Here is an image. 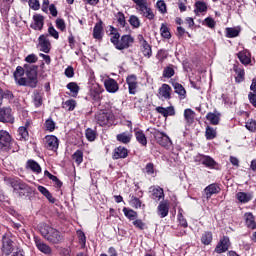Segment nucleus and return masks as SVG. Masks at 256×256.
Here are the masks:
<instances>
[{
	"label": "nucleus",
	"instance_id": "f704fd0d",
	"mask_svg": "<svg viewBox=\"0 0 256 256\" xmlns=\"http://www.w3.org/2000/svg\"><path fill=\"white\" fill-rule=\"evenodd\" d=\"M37 189H38V191H39L40 193H42V194L44 195V197H46V199H48V201H49L50 203H55L56 199L53 197V195L51 194V192L48 191L47 188H45L44 186L39 185V186L37 187Z\"/></svg>",
	"mask_w": 256,
	"mask_h": 256
},
{
	"label": "nucleus",
	"instance_id": "bf43d9fd",
	"mask_svg": "<svg viewBox=\"0 0 256 256\" xmlns=\"http://www.w3.org/2000/svg\"><path fill=\"white\" fill-rule=\"evenodd\" d=\"M143 171H144V173H147V175H153V173H155V165L150 162V163L146 164Z\"/></svg>",
	"mask_w": 256,
	"mask_h": 256
},
{
	"label": "nucleus",
	"instance_id": "39448f33",
	"mask_svg": "<svg viewBox=\"0 0 256 256\" xmlns=\"http://www.w3.org/2000/svg\"><path fill=\"white\" fill-rule=\"evenodd\" d=\"M133 3L136 5V11L142 17H145L146 19H149V21H153L155 19V14L153 13V10L151 7L147 5V0H132Z\"/></svg>",
	"mask_w": 256,
	"mask_h": 256
},
{
	"label": "nucleus",
	"instance_id": "4be33fe9",
	"mask_svg": "<svg viewBox=\"0 0 256 256\" xmlns=\"http://www.w3.org/2000/svg\"><path fill=\"white\" fill-rule=\"evenodd\" d=\"M26 169H29L30 171H32V173H35L36 175H39L42 171L41 165H39L37 161L32 159L26 162Z\"/></svg>",
	"mask_w": 256,
	"mask_h": 256
},
{
	"label": "nucleus",
	"instance_id": "338daca9",
	"mask_svg": "<svg viewBox=\"0 0 256 256\" xmlns=\"http://www.w3.org/2000/svg\"><path fill=\"white\" fill-rule=\"evenodd\" d=\"M204 23L210 29H214V27H215V20L213 18H211V17L205 18Z\"/></svg>",
	"mask_w": 256,
	"mask_h": 256
},
{
	"label": "nucleus",
	"instance_id": "f3484780",
	"mask_svg": "<svg viewBox=\"0 0 256 256\" xmlns=\"http://www.w3.org/2000/svg\"><path fill=\"white\" fill-rule=\"evenodd\" d=\"M129 156V150L123 146H118L114 149L112 159H127Z\"/></svg>",
	"mask_w": 256,
	"mask_h": 256
},
{
	"label": "nucleus",
	"instance_id": "a18cd8bd",
	"mask_svg": "<svg viewBox=\"0 0 256 256\" xmlns=\"http://www.w3.org/2000/svg\"><path fill=\"white\" fill-rule=\"evenodd\" d=\"M72 159L77 163V165H81L83 163V151L77 150L73 155Z\"/></svg>",
	"mask_w": 256,
	"mask_h": 256
},
{
	"label": "nucleus",
	"instance_id": "49530a36",
	"mask_svg": "<svg viewBox=\"0 0 256 256\" xmlns=\"http://www.w3.org/2000/svg\"><path fill=\"white\" fill-rule=\"evenodd\" d=\"M76 105H77V102H75V100L73 99H70L63 104V109H66L67 111H73Z\"/></svg>",
	"mask_w": 256,
	"mask_h": 256
},
{
	"label": "nucleus",
	"instance_id": "c756f323",
	"mask_svg": "<svg viewBox=\"0 0 256 256\" xmlns=\"http://www.w3.org/2000/svg\"><path fill=\"white\" fill-rule=\"evenodd\" d=\"M159 95L163 99H171V86H169L168 84H163L159 88Z\"/></svg>",
	"mask_w": 256,
	"mask_h": 256
},
{
	"label": "nucleus",
	"instance_id": "e433bc0d",
	"mask_svg": "<svg viewBox=\"0 0 256 256\" xmlns=\"http://www.w3.org/2000/svg\"><path fill=\"white\" fill-rule=\"evenodd\" d=\"M123 213H124L125 217H127V219H129V221H135V219H137V212L134 211L133 209L124 207Z\"/></svg>",
	"mask_w": 256,
	"mask_h": 256
},
{
	"label": "nucleus",
	"instance_id": "ea45409f",
	"mask_svg": "<svg viewBox=\"0 0 256 256\" xmlns=\"http://www.w3.org/2000/svg\"><path fill=\"white\" fill-rule=\"evenodd\" d=\"M128 22L134 29H139L141 27V20H139V17L136 15H131Z\"/></svg>",
	"mask_w": 256,
	"mask_h": 256
},
{
	"label": "nucleus",
	"instance_id": "6e6552de",
	"mask_svg": "<svg viewBox=\"0 0 256 256\" xmlns=\"http://www.w3.org/2000/svg\"><path fill=\"white\" fill-rule=\"evenodd\" d=\"M0 122L1 123H15L11 107H3L0 109Z\"/></svg>",
	"mask_w": 256,
	"mask_h": 256
},
{
	"label": "nucleus",
	"instance_id": "5701e85b",
	"mask_svg": "<svg viewBox=\"0 0 256 256\" xmlns=\"http://www.w3.org/2000/svg\"><path fill=\"white\" fill-rule=\"evenodd\" d=\"M93 37L98 41H101L103 39V21L100 20L98 23L95 24L93 29Z\"/></svg>",
	"mask_w": 256,
	"mask_h": 256
},
{
	"label": "nucleus",
	"instance_id": "de8ad7c7",
	"mask_svg": "<svg viewBox=\"0 0 256 256\" xmlns=\"http://www.w3.org/2000/svg\"><path fill=\"white\" fill-rule=\"evenodd\" d=\"M160 33L164 39H169L171 37V32L169 31V27H167V25L165 24L161 25Z\"/></svg>",
	"mask_w": 256,
	"mask_h": 256
},
{
	"label": "nucleus",
	"instance_id": "cd10ccee",
	"mask_svg": "<svg viewBox=\"0 0 256 256\" xmlns=\"http://www.w3.org/2000/svg\"><path fill=\"white\" fill-rule=\"evenodd\" d=\"M174 91L179 96L180 100H183L187 97V91L185 90V87L181 85L180 83H173Z\"/></svg>",
	"mask_w": 256,
	"mask_h": 256
},
{
	"label": "nucleus",
	"instance_id": "58836bf2",
	"mask_svg": "<svg viewBox=\"0 0 256 256\" xmlns=\"http://www.w3.org/2000/svg\"><path fill=\"white\" fill-rule=\"evenodd\" d=\"M18 135L20 141H27L29 139V131H27V127H19L18 129Z\"/></svg>",
	"mask_w": 256,
	"mask_h": 256
},
{
	"label": "nucleus",
	"instance_id": "1a4fd4ad",
	"mask_svg": "<svg viewBox=\"0 0 256 256\" xmlns=\"http://www.w3.org/2000/svg\"><path fill=\"white\" fill-rule=\"evenodd\" d=\"M2 253L6 256H9L13 253V251L15 250V245L13 243V240H11V238L8 237H4L2 239Z\"/></svg>",
	"mask_w": 256,
	"mask_h": 256
},
{
	"label": "nucleus",
	"instance_id": "f8f14e48",
	"mask_svg": "<svg viewBox=\"0 0 256 256\" xmlns=\"http://www.w3.org/2000/svg\"><path fill=\"white\" fill-rule=\"evenodd\" d=\"M229 247H231V241L229 240V237L224 236L217 244L215 252L219 254L225 253V251L229 250Z\"/></svg>",
	"mask_w": 256,
	"mask_h": 256
},
{
	"label": "nucleus",
	"instance_id": "c9c22d12",
	"mask_svg": "<svg viewBox=\"0 0 256 256\" xmlns=\"http://www.w3.org/2000/svg\"><path fill=\"white\" fill-rule=\"evenodd\" d=\"M33 103L35 107H41V105H43V95H41L39 90L33 92Z\"/></svg>",
	"mask_w": 256,
	"mask_h": 256
},
{
	"label": "nucleus",
	"instance_id": "a19ab883",
	"mask_svg": "<svg viewBox=\"0 0 256 256\" xmlns=\"http://www.w3.org/2000/svg\"><path fill=\"white\" fill-rule=\"evenodd\" d=\"M205 135H206V139L208 141H211L212 139H215V137H217V130H215L211 126H207Z\"/></svg>",
	"mask_w": 256,
	"mask_h": 256
},
{
	"label": "nucleus",
	"instance_id": "2eb2a0df",
	"mask_svg": "<svg viewBox=\"0 0 256 256\" xmlns=\"http://www.w3.org/2000/svg\"><path fill=\"white\" fill-rule=\"evenodd\" d=\"M95 119L100 127H105V125H108L109 121H111V114L107 112H98L95 115Z\"/></svg>",
	"mask_w": 256,
	"mask_h": 256
},
{
	"label": "nucleus",
	"instance_id": "c03bdc74",
	"mask_svg": "<svg viewBox=\"0 0 256 256\" xmlns=\"http://www.w3.org/2000/svg\"><path fill=\"white\" fill-rule=\"evenodd\" d=\"M235 72H236V77H235L236 83H243V81H245V70L241 68H237L235 69Z\"/></svg>",
	"mask_w": 256,
	"mask_h": 256
},
{
	"label": "nucleus",
	"instance_id": "09e8293b",
	"mask_svg": "<svg viewBox=\"0 0 256 256\" xmlns=\"http://www.w3.org/2000/svg\"><path fill=\"white\" fill-rule=\"evenodd\" d=\"M239 36V30L237 28H226V37L233 39V37Z\"/></svg>",
	"mask_w": 256,
	"mask_h": 256
},
{
	"label": "nucleus",
	"instance_id": "13d9d810",
	"mask_svg": "<svg viewBox=\"0 0 256 256\" xmlns=\"http://www.w3.org/2000/svg\"><path fill=\"white\" fill-rule=\"evenodd\" d=\"M156 7L160 11V13H167V4H165V1L159 0L156 3Z\"/></svg>",
	"mask_w": 256,
	"mask_h": 256
},
{
	"label": "nucleus",
	"instance_id": "6e6d98bb",
	"mask_svg": "<svg viewBox=\"0 0 256 256\" xmlns=\"http://www.w3.org/2000/svg\"><path fill=\"white\" fill-rule=\"evenodd\" d=\"M67 89H69V91H71V93H74L75 95H77V93H79V85H77V83H75V82L68 83Z\"/></svg>",
	"mask_w": 256,
	"mask_h": 256
},
{
	"label": "nucleus",
	"instance_id": "72a5a7b5",
	"mask_svg": "<svg viewBox=\"0 0 256 256\" xmlns=\"http://www.w3.org/2000/svg\"><path fill=\"white\" fill-rule=\"evenodd\" d=\"M184 119L187 125H192L193 121H195V111L192 109H185L184 110Z\"/></svg>",
	"mask_w": 256,
	"mask_h": 256
},
{
	"label": "nucleus",
	"instance_id": "dca6fc26",
	"mask_svg": "<svg viewBox=\"0 0 256 256\" xmlns=\"http://www.w3.org/2000/svg\"><path fill=\"white\" fill-rule=\"evenodd\" d=\"M104 87L108 93H117L119 91V84L113 78L105 79Z\"/></svg>",
	"mask_w": 256,
	"mask_h": 256
},
{
	"label": "nucleus",
	"instance_id": "bb28decb",
	"mask_svg": "<svg viewBox=\"0 0 256 256\" xmlns=\"http://www.w3.org/2000/svg\"><path fill=\"white\" fill-rule=\"evenodd\" d=\"M244 217H245L246 227L252 230L256 229L255 216L253 215V213L251 212L245 213Z\"/></svg>",
	"mask_w": 256,
	"mask_h": 256
},
{
	"label": "nucleus",
	"instance_id": "a878e982",
	"mask_svg": "<svg viewBox=\"0 0 256 256\" xmlns=\"http://www.w3.org/2000/svg\"><path fill=\"white\" fill-rule=\"evenodd\" d=\"M237 56L242 65H249V63H251V54L249 51H240Z\"/></svg>",
	"mask_w": 256,
	"mask_h": 256
},
{
	"label": "nucleus",
	"instance_id": "393cba45",
	"mask_svg": "<svg viewBox=\"0 0 256 256\" xmlns=\"http://www.w3.org/2000/svg\"><path fill=\"white\" fill-rule=\"evenodd\" d=\"M156 111L157 113H160V115H163V117H169V116L175 115V108L173 106H169L166 108L162 106H158L156 107Z\"/></svg>",
	"mask_w": 256,
	"mask_h": 256
},
{
	"label": "nucleus",
	"instance_id": "7ed1b4c3",
	"mask_svg": "<svg viewBox=\"0 0 256 256\" xmlns=\"http://www.w3.org/2000/svg\"><path fill=\"white\" fill-rule=\"evenodd\" d=\"M39 231L42 237H44V239H47L48 242L52 243L53 245H59V243H63L65 239V237L59 232V230L47 224H40Z\"/></svg>",
	"mask_w": 256,
	"mask_h": 256
},
{
	"label": "nucleus",
	"instance_id": "2f4dec72",
	"mask_svg": "<svg viewBox=\"0 0 256 256\" xmlns=\"http://www.w3.org/2000/svg\"><path fill=\"white\" fill-rule=\"evenodd\" d=\"M236 199L239 203H249L253 199V194L247 192H238L236 194Z\"/></svg>",
	"mask_w": 256,
	"mask_h": 256
},
{
	"label": "nucleus",
	"instance_id": "f03ea898",
	"mask_svg": "<svg viewBox=\"0 0 256 256\" xmlns=\"http://www.w3.org/2000/svg\"><path fill=\"white\" fill-rule=\"evenodd\" d=\"M24 69L26 78L21 77L20 79H18V85L35 89V87H37V84L39 83L37 73L39 66L33 64H24Z\"/></svg>",
	"mask_w": 256,
	"mask_h": 256
},
{
	"label": "nucleus",
	"instance_id": "6ab92c4d",
	"mask_svg": "<svg viewBox=\"0 0 256 256\" xmlns=\"http://www.w3.org/2000/svg\"><path fill=\"white\" fill-rule=\"evenodd\" d=\"M199 162L202 165H204V167H208L209 169H213V167L217 165V162L215 161V159L211 158V156H207L203 154L199 155Z\"/></svg>",
	"mask_w": 256,
	"mask_h": 256
},
{
	"label": "nucleus",
	"instance_id": "aec40b11",
	"mask_svg": "<svg viewBox=\"0 0 256 256\" xmlns=\"http://www.w3.org/2000/svg\"><path fill=\"white\" fill-rule=\"evenodd\" d=\"M150 193V198L153 199V201H156V203H159V201H161V199H164L165 197V192L161 187L152 188V190H150Z\"/></svg>",
	"mask_w": 256,
	"mask_h": 256
},
{
	"label": "nucleus",
	"instance_id": "9b49d317",
	"mask_svg": "<svg viewBox=\"0 0 256 256\" xmlns=\"http://www.w3.org/2000/svg\"><path fill=\"white\" fill-rule=\"evenodd\" d=\"M45 147L49 149V151H57L59 149V139L57 136L48 135L45 137Z\"/></svg>",
	"mask_w": 256,
	"mask_h": 256
},
{
	"label": "nucleus",
	"instance_id": "680f3d73",
	"mask_svg": "<svg viewBox=\"0 0 256 256\" xmlns=\"http://www.w3.org/2000/svg\"><path fill=\"white\" fill-rule=\"evenodd\" d=\"M2 97L3 99H8V101H13V99H15V96L11 90H2Z\"/></svg>",
	"mask_w": 256,
	"mask_h": 256
},
{
	"label": "nucleus",
	"instance_id": "7c9ffc66",
	"mask_svg": "<svg viewBox=\"0 0 256 256\" xmlns=\"http://www.w3.org/2000/svg\"><path fill=\"white\" fill-rule=\"evenodd\" d=\"M194 13L196 15H199V13H207V2H203V1H196L194 4Z\"/></svg>",
	"mask_w": 256,
	"mask_h": 256
},
{
	"label": "nucleus",
	"instance_id": "c85d7f7f",
	"mask_svg": "<svg viewBox=\"0 0 256 256\" xmlns=\"http://www.w3.org/2000/svg\"><path fill=\"white\" fill-rule=\"evenodd\" d=\"M133 137V134L129 132H122L116 136L117 141L119 143H123L124 145H127L128 143H131V139Z\"/></svg>",
	"mask_w": 256,
	"mask_h": 256
},
{
	"label": "nucleus",
	"instance_id": "e2e57ef3",
	"mask_svg": "<svg viewBox=\"0 0 256 256\" xmlns=\"http://www.w3.org/2000/svg\"><path fill=\"white\" fill-rule=\"evenodd\" d=\"M48 33L54 39H59V32L53 26H49Z\"/></svg>",
	"mask_w": 256,
	"mask_h": 256
},
{
	"label": "nucleus",
	"instance_id": "69168bd1",
	"mask_svg": "<svg viewBox=\"0 0 256 256\" xmlns=\"http://www.w3.org/2000/svg\"><path fill=\"white\" fill-rule=\"evenodd\" d=\"M38 60L39 58L35 54H30L25 58L26 63H37Z\"/></svg>",
	"mask_w": 256,
	"mask_h": 256
},
{
	"label": "nucleus",
	"instance_id": "473e14b6",
	"mask_svg": "<svg viewBox=\"0 0 256 256\" xmlns=\"http://www.w3.org/2000/svg\"><path fill=\"white\" fill-rule=\"evenodd\" d=\"M135 138L136 141H138L140 145H142V147H147V136H145L143 130L135 131Z\"/></svg>",
	"mask_w": 256,
	"mask_h": 256
},
{
	"label": "nucleus",
	"instance_id": "8fccbe9b",
	"mask_svg": "<svg viewBox=\"0 0 256 256\" xmlns=\"http://www.w3.org/2000/svg\"><path fill=\"white\" fill-rule=\"evenodd\" d=\"M56 27L59 29V31H67V25L65 24V20L63 18L56 19Z\"/></svg>",
	"mask_w": 256,
	"mask_h": 256
},
{
	"label": "nucleus",
	"instance_id": "4d7b16f0",
	"mask_svg": "<svg viewBox=\"0 0 256 256\" xmlns=\"http://www.w3.org/2000/svg\"><path fill=\"white\" fill-rule=\"evenodd\" d=\"M116 18H117V21H118L120 27H125V25H126V23H127V22L125 21V14H123V12H118V13L116 14Z\"/></svg>",
	"mask_w": 256,
	"mask_h": 256
},
{
	"label": "nucleus",
	"instance_id": "0e129e2a",
	"mask_svg": "<svg viewBox=\"0 0 256 256\" xmlns=\"http://www.w3.org/2000/svg\"><path fill=\"white\" fill-rule=\"evenodd\" d=\"M96 137L95 131H93V129L88 128L86 129V138L88 139V141H93Z\"/></svg>",
	"mask_w": 256,
	"mask_h": 256
},
{
	"label": "nucleus",
	"instance_id": "37998d69",
	"mask_svg": "<svg viewBox=\"0 0 256 256\" xmlns=\"http://www.w3.org/2000/svg\"><path fill=\"white\" fill-rule=\"evenodd\" d=\"M142 47V53L144 57H151L153 55V50H151V45H149L148 42H144V44H141Z\"/></svg>",
	"mask_w": 256,
	"mask_h": 256
},
{
	"label": "nucleus",
	"instance_id": "4468645a",
	"mask_svg": "<svg viewBox=\"0 0 256 256\" xmlns=\"http://www.w3.org/2000/svg\"><path fill=\"white\" fill-rule=\"evenodd\" d=\"M11 134L5 130H0V149H5L11 146Z\"/></svg>",
	"mask_w": 256,
	"mask_h": 256
},
{
	"label": "nucleus",
	"instance_id": "0eeeda50",
	"mask_svg": "<svg viewBox=\"0 0 256 256\" xmlns=\"http://www.w3.org/2000/svg\"><path fill=\"white\" fill-rule=\"evenodd\" d=\"M39 51L42 53H49L51 51V41H49V35L42 34L38 38Z\"/></svg>",
	"mask_w": 256,
	"mask_h": 256
},
{
	"label": "nucleus",
	"instance_id": "052dcab7",
	"mask_svg": "<svg viewBox=\"0 0 256 256\" xmlns=\"http://www.w3.org/2000/svg\"><path fill=\"white\" fill-rule=\"evenodd\" d=\"M25 75V68L21 66H17L15 72H14V79H19V77H23Z\"/></svg>",
	"mask_w": 256,
	"mask_h": 256
},
{
	"label": "nucleus",
	"instance_id": "3c124183",
	"mask_svg": "<svg viewBox=\"0 0 256 256\" xmlns=\"http://www.w3.org/2000/svg\"><path fill=\"white\" fill-rule=\"evenodd\" d=\"M246 129L251 131V133H255L256 131V120L250 119L245 124Z\"/></svg>",
	"mask_w": 256,
	"mask_h": 256
},
{
	"label": "nucleus",
	"instance_id": "774afa93",
	"mask_svg": "<svg viewBox=\"0 0 256 256\" xmlns=\"http://www.w3.org/2000/svg\"><path fill=\"white\" fill-rule=\"evenodd\" d=\"M248 99H249L251 105H253V107L256 108V94L253 93V92H250V93L248 94Z\"/></svg>",
	"mask_w": 256,
	"mask_h": 256
},
{
	"label": "nucleus",
	"instance_id": "5fc2aeb1",
	"mask_svg": "<svg viewBox=\"0 0 256 256\" xmlns=\"http://www.w3.org/2000/svg\"><path fill=\"white\" fill-rule=\"evenodd\" d=\"M46 131L53 132L55 131V121L53 119L49 118L45 122Z\"/></svg>",
	"mask_w": 256,
	"mask_h": 256
},
{
	"label": "nucleus",
	"instance_id": "20e7f679",
	"mask_svg": "<svg viewBox=\"0 0 256 256\" xmlns=\"http://www.w3.org/2000/svg\"><path fill=\"white\" fill-rule=\"evenodd\" d=\"M8 185L12 187L13 193L18 195V197H25V195H31L33 193V188L27 183L23 182L21 179H9Z\"/></svg>",
	"mask_w": 256,
	"mask_h": 256
},
{
	"label": "nucleus",
	"instance_id": "b1692460",
	"mask_svg": "<svg viewBox=\"0 0 256 256\" xmlns=\"http://www.w3.org/2000/svg\"><path fill=\"white\" fill-rule=\"evenodd\" d=\"M158 215L161 217V219H164V217L169 215V204L167 201H161L158 205Z\"/></svg>",
	"mask_w": 256,
	"mask_h": 256
},
{
	"label": "nucleus",
	"instance_id": "9d476101",
	"mask_svg": "<svg viewBox=\"0 0 256 256\" xmlns=\"http://www.w3.org/2000/svg\"><path fill=\"white\" fill-rule=\"evenodd\" d=\"M33 21L34 23H31L30 25L31 29H34V31H42L43 26L45 25V17L41 14H34Z\"/></svg>",
	"mask_w": 256,
	"mask_h": 256
},
{
	"label": "nucleus",
	"instance_id": "603ef678",
	"mask_svg": "<svg viewBox=\"0 0 256 256\" xmlns=\"http://www.w3.org/2000/svg\"><path fill=\"white\" fill-rule=\"evenodd\" d=\"M173 75H175V70L171 66H168L164 69L163 77H165L166 79H171Z\"/></svg>",
	"mask_w": 256,
	"mask_h": 256
},
{
	"label": "nucleus",
	"instance_id": "412c9836",
	"mask_svg": "<svg viewBox=\"0 0 256 256\" xmlns=\"http://www.w3.org/2000/svg\"><path fill=\"white\" fill-rule=\"evenodd\" d=\"M35 245L38 250L41 251V253H44V255H51V247L43 242L38 237H34Z\"/></svg>",
	"mask_w": 256,
	"mask_h": 256
},
{
	"label": "nucleus",
	"instance_id": "a211bd4d",
	"mask_svg": "<svg viewBox=\"0 0 256 256\" xmlns=\"http://www.w3.org/2000/svg\"><path fill=\"white\" fill-rule=\"evenodd\" d=\"M126 83L128 85V90L130 95H135L137 93V76L130 75L126 78Z\"/></svg>",
	"mask_w": 256,
	"mask_h": 256
},
{
	"label": "nucleus",
	"instance_id": "423d86ee",
	"mask_svg": "<svg viewBox=\"0 0 256 256\" xmlns=\"http://www.w3.org/2000/svg\"><path fill=\"white\" fill-rule=\"evenodd\" d=\"M150 133L153 135L158 145H161V147H164L165 149H170L171 145H173L171 138H169L164 132L152 128Z\"/></svg>",
	"mask_w": 256,
	"mask_h": 256
},
{
	"label": "nucleus",
	"instance_id": "4c0bfd02",
	"mask_svg": "<svg viewBox=\"0 0 256 256\" xmlns=\"http://www.w3.org/2000/svg\"><path fill=\"white\" fill-rule=\"evenodd\" d=\"M211 241H213V233L207 231L202 234L201 242L203 245H211Z\"/></svg>",
	"mask_w": 256,
	"mask_h": 256
},
{
	"label": "nucleus",
	"instance_id": "864d4df0",
	"mask_svg": "<svg viewBox=\"0 0 256 256\" xmlns=\"http://www.w3.org/2000/svg\"><path fill=\"white\" fill-rule=\"evenodd\" d=\"M28 4L30 9H33V11H39V9H41V4L39 3V0H29Z\"/></svg>",
	"mask_w": 256,
	"mask_h": 256
},
{
	"label": "nucleus",
	"instance_id": "ddd939ff",
	"mask_svg": "<svg viewBox=\"0 0 256 256\" xmlns=\"http://www.w3.org/2000/svg\"><path fill=\"white\" fill-rule=\"evenodd\" d=\"M218 193H221V187L217 183H212L204 189L206 199H211L213 195H217Z\"/></svg>",
	"mask_w": 256,
	"mask_h": 256
},
{
	"label": "nucleus",
	"instance_id": "f257e3e1",
	"mask_svg": "<svg viewBox=\"0 0 256 256\" xmlns=\"http://www.w3.org/2000/svg\"><path fill=\"white\" fill-rule=\"evenodd\" d=\"M109 31L111 35L110 41L118 51L129 49V47L135 43V38H133V36L130 34L121 36V34H119V30L113 26H110Z\"/></svg>",
	"mask_w": 256,
	"mask_h": 256
},
{
	"label": "nucleus",
	"instance_id": "79ce46f5",
	"mask_svg": "<svg viewBox=\"0 0 256 256\" xmlns=\"http://www.w3.org/2000/svg\"><path fill=\"white\" fill-rule=\"evenodd\" d=\"M206 119L210 122L211 125H219V115L215 113L209 112L206 115Z\"/></svg>",
	"mask_w": 256,
	"mask_h": 256
}]
</instances>
